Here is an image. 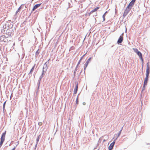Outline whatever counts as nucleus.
Masks as SVG:
<instances>
[{
	"label": "nucleus",
	"mask_w": 150,
	"mask_h": 150,
	"mask_svg": "<svg viewBox=\"0 0 150 150\" xmlns=\"http://www.w3.org/2000/svg\"><path fill=\"white\" fill-rule=\"evenodd\" d=\"M17 26L15 25H13L12 23H10L9 28H8L6 32V34L8 36H12L13 35L14 31H15Z\"/></svg>",
	"instance_id": "nucleus-1"
},
{
	"label": "nucleus",
	"mask_w": 150,
	"mask_h": 150,
	"mask_svg": "<svg viewBox=\"0 0 150 150\" xmlns=\"http://www.w3.org/2000/svg\"><path fill=\"white\" fill-rule=\"evenodd\" d=\"M136 0H132L127 7L124 12L128 14L132 8L133 6L136 1Z\"/></svg>",
	"instance_id": "nucleus-2"
},
{
	"label": "nucleus",
	"mask_w": 150,
	"mask_h": 150,
	"mask_svg": "<svg viewBox=\"0 0 150 150\" xmlns=\"http://www.w3.org/2000/svg\"><path fill=\"white\" fill-rule=\"evenodd\" d=\"M46 71H45L43 70H42V73L40 76L39 80H38V90L39 88V87L40 86V83L43 77V76L45 75V74Z\"/></svg>",
	"instance_id": "nucleus-3"
},
{
	"label": "nucleus",
	"mask_w": 150,
	"mask_h": 150,
	"mask_svg": "<svg viewBox=\"0 0 150 150\" xmlns=\"http://www.w3.org/2000/svg\"><path fill=\"white\" fill-rule=\"evenodd\" d=\"M92 59V57H89L88 59L87 60V61L86 62L85 64H84V67H83L84 69V73L85 72V71L86 69V68L87 67V66L89 63V62H90L91 59Z\"/></svg>",
	"instance_id": "nucleus-4"
},
{
	"label": "nucleus",
	"mask_w": 150,
	"mask_h": 150,
	"mask_svg": "<svg viewBox=\"0 0 150 150\" xmlns=\"http://www.w3.org/2000/svg\"><path fill=\"white\" fill-rule=\"evenodd\" d=\"M117 139V138H116L114 139L113 142L110 144L108 148V150H111L113 148V146L115 142V141Z\"/></svg>",
	"instance_id": "nucleus-5"
},
{
	"label": "nucleus",
	"mask_w": 150,
	"mask_h": 150,
	"mask_svg": "<svg viewBox=\"0 0 150 150\" xmlns=\"http://www.w3.org/2000/svg\"><path fill=\"white\" fill-rule=\"evenodd\" d=\"M75 87L74 88V94H76L77 93L78 89V82H75Z\"/></svg>",
	"instance_id": "nucleus-6"
},
{
	"label": "nucleus",
	"mask_w": 150,
	"mask_h": 150,
	"mask_svg": "<svg viewBox=\"0 0 150 150\" xmlns=\"http://www.w3.org/2000/svg\"><path fill=\"white\" fill-rule=\"evenodd\" d=\"M41 4V3L38 4H35L33 7L32 10L30 14V15L31 14V13L34 11L35 9L37 8L38 7H39Z\"/></svg>",
	"instance_id": "nucleus-7"
},
{
	"label": "nucleus",
	"mask_w": 150,
	"mask_h": 150,
	"mask_svg": "<svg viewBox=\"0 0 150 150\" xmlns=\"http://www.w3.org/2000/svg\"><path fill=\"white\" fill-rule=\"evenodd\" d=\"M123 40V37L120 36L117 42V44H120L122 43Z\"/></svg>",
	"instance_id": "nucleus-8"
},
{
	"label": "nucleus",
	"mask_w": 150,
	"mask_h": 150,
	"mask_svg": "<svg viewBox=\"0 0 150 150\" xmlns=\"http://www.w3.org/2000/svg\"><path fill=\"white\" fill-rule=\"evenodd\" d=\"M6 131H5V132H3L1 136V140L2 141H4L5 140V136L6 134Z\"/></svg>",
	"instance_id": "nucleus-9"
},
{
	"label": "nucleus",
	"mask_w": 150,
	"mask_h": 150,
	"mask_svg": "<svg viewBox=\"0 0 150 150\" xmlns=\"http://www.w3.org/2000/svg\"><path fill=\"white\" fill-rule=\"evenodd\" d=\"M35 64H34V65L33 66L32 69H31L30 72L28 74V75L29 76V77H30L32 75H31V74H32V73L34 70V69L35 68Z\"/></svg>",
	"instance_id": "nucleus-10"
},
{
	"label": "nucleus",
	"mask_w": 150,
	"mask_h": 150,
	"mask_svg": "<svg viewBox=\"0 0 150 150\" xmlns=\"http://www.w3.org/2000/svg\"><path fill=\"white\" fill-rule=\"evenodd\" d=\"M149 73L150 69H148V68H146V77H149Z\"/></svg>",
	"instance_id": "nucleus-11"
},
{
	"label": "nucleus",
	"mask_w": 150,
	"mask_h": 150,
	"mask_svg": "<svg viewBox=\"0 0 150 150\" xmlns=\"http://www.w3.org/2000/svg\"><path fill=\"white\" fill-rule=\"evenodd\" d=\"M48 68V65L46 64H44L43 67L42 68V70L46 71Z\"/></svg>",
	"instance_id": "nucleus-12"
},
{
	"label": "nucleus",
	"mask_w": 150,
	"mask_h": 150,
	"mask_svg": "<svg viewBox=\"0 0 150 150\" xmlns=\"http://www.w3.org/2000/svg\"><path fill=\"white\" fill-rule=\"evenodd\" d=\"M149 78V77H145V78L144 79L143 84H144V85H147V83H148V81Z\"/></svg>",
	"instance_id": "nucleus-13"
},
{
	"label": "nucleus",
	"mask_w": 150,
	"mask_h": 150,
	"mask_svg": "<svg viewBox=\"0 0 150 150\" xmlns=\"http://www.w3.org/2000/svg\"><path fill=\"white\" fill-rule=\"evenodd\" d=\"M86 53L84 55H83L80 58V59L77 65H78L79 66V64H80V62L82 60V59L83 57L86 54Z\"/></svg>",
	"instance_id": "nucleus-14"
},
{
	"label": "nucleus",
	"mask_w": 150,
	"mask_h": 150,
	"mask_svg": "<svg viewBox=\"0 0 150 150\" xmlns=\"http://www.w3.org/2000/svg\"><path fill=\"white\" fill-rule=\"evenodd\" d=\"M78 65H76V67H75V68L74 69V77H73V78H74L76 76V75H75V74H76V71H77V68L78 67Z\"/></svg>",
	"instance_id": "nucleus-15"
},
{
	"label": "nucleus",
	"mask_w": 150,
	"mask_h": 150,
	"mask_svg": "<svg viewBox=\"0 0 150 150\" xmlns=\"http://www.w3.org/2000/svg\"><path fill=\"white\" fill-rule=\"evenodd\" d=\"M100 7H96V8H94L93 9V10H92L91 11V13H93L94 12H95V11H97V10L99 9V8Z\"/></svg>",
	"instance_id": "nucleus-16"
},
{
	"label": "nucleus",
	"mask_w": 150,
	"mask_h": 150,
	"mask_svg": "<svg viewBox=\"0 0 150 150\" xmlns=\"http://www.w3.org/2000/svg\"><path fill=\"white\" fill-rule=\"evenodd\" d=\"M7 26L8 27V28H9V26L10 25L9 24H5L3 27V29H6V26Z\"/></svg>",
	"instance_id": "nucleus-17"
},
{
	"label": "nucleus",
	"mask_w": 150,
	"mask_h": 150,
	"mask_svg": "<svg viewBox=\"0 0 150 150\" xmlns=\"http://www.w3.org/2000/svg\"><path fill=\"white\" fill-rule=\"evenodd\" d=\"M23 6V5L22 4L18 8L17 11H16V13L15 15H16L17 14V13H18V12L20 11V10L21 9L22 7L21 6Z\"/></svg>",
	"instance_id": "nucleus-18"
},
{
	"label": "nucleus",
	"mask_w": 150,
	"mask_h": 150,
	"mask_svg": "<svg viewBox=\"0 0 150 150\" xmlns=\"http://www.w3.org/2000/svg\"><path fill=\"white\" fill-rule=\"evenodd\" d=\"M39 53V49H38V50L36 51L35 53V57H37L38 56Z\"/></svg>",
	"instance_id": "nucleus-19"
},
{
	"label": "nucleus",
	"mask_w": 150,
	"mask_h": 150,
	"mask_svg": "<svg viewBox=\"0 0 150 150\" xmlns=\"http://www.w3.org/2000/svg\"><path fill=\"white\" fill-rule=\"evenodd\" d=\"M108 11H106L103 15L102 17H103V21H104L105 20V17L106 14L108 13Z\"/></svg>",
	"instance_id": "nucleus-20"
},
{
	"label": "nucleus",
	"mask_w": 150,
	"mask_h": 150,
	"mask_svg": "<svg viewBox=\"0 0 150 150\" xmlns=\"http://www.w3.org/2000/svg\"><path fill=\"white\" fill-rule=\"evenodd\" d=\"M137 55L139 56L140 59H142V57H143L142 54L140 52Z\"/></svg>",
	"instance_id": "nucleus-21"
},
{
	"label": "nucleus",
	"mask_w": 150,
	"mask_h": 150,
	"mask_svg": "<svg viewBox=\"0 0 150 150\" xmlns=\"http://www.w3.org/2000/svg\"><path fill=\"white\" fill-rule=\"evenodd\" d=\"M123 128V127H122V129H121L120 130V131L119 132L118 134H117V136L116 137V138H117V139L118 137L120 136V134H121V132L122 129V128Z\"/></svg>",
	"instance_id": "nucleus-22"
},
{
	"label": "nucleus",
	"mask_w": 150,
	"mask_h": 150,
	"mask_svg": "<svg viewBox=\"0 0 150 150\" xmlns=\"http://www.w3.org/2000/svg\"><path fill=\"white\" fill-rule=\"evenodd\" d=\"M40 135H39L38 137H37L36 139V143L37 144L38 143V141H39V140L40 139Z\"/></svg>",
	"instance_id": "nucleus-23"
},
{
	"label": "nucleus",
	"mask_w": 150,
	"mask_h": 150,
	"mask_svg": "<svg viewBox=\"0 0 150 150\" xmlns=\"http://www.w3.org/2000/svg\"><path fill=\"white\" fill-rule=\"evenodd\" d=\"M78 99H79V97H78V95L77 97L76 100V104H78L79 103Z\"/></svg>",
	"instance_id": "nucleus-24"
},
{
	"label": "nucleus",
	"mask_w": 150,
	"mask_h": 150,
	"mask_svg": "<svg viewBox=\"0 0 150 150\" xmlns=\"http://www.w3.org/2000/svg\"><path fill=\"white\" fill-rule=\"evenodd\" d=\"M1 32L2 33L4 34L6 33L5 30L4 29H1Z\"/></svg>",
	"instance_id": "nucleus-25"
},
{
	"label": "nucleus",
	"mask_w": 150,
	"mask_h": 150,
	"mask_svg": "<svg viewBox=\"0 0 150 150\" xmlns=\"http://www.w3.org/2000/svg\"><path fill=\"white\" fill-rule=\"evenodd\" d=\"M101 142V140H100V139L98 141V143L97 144V146H98L99 145V143H100V142Z\"/></svg>",
	"instance_id": "nucleus-26"
},
{
	"label": "nucleus",
	"mask_w": 150,
	"mask_h": 150,
	"mask_svg": "<svg viewBox=\"0 0 150 150\" xmlns=\"http://www.w3.org/2000/svg\"><path fill=\"white\" fill-rule=\"evenodd\" d=\"M133 50L136 53L138 51H139L136 48H133Z\"/></svg>",
	"instance_id": "nucleus-27"
},
{
	"label": "nucleus",
	"mask_w": 150,
	"mask_h": 150,
	"mask_svg": "<svg viewBox=\"0 0 150 150\" xmlns=\"http://www.w3.org/2000/svg\"><path fill=\"white\" fill-rule=\"evenodd\" d=\"M146 85H144V84H143V87H142V90L141 91V93L145 89V86H146Z\"/></svg>",
	"instance_id": "nucleus-28"
},
{
	"label": "nucleus",
	"mask_w": 150,
	"mask_h": 150,
	"mask_svg": "<svg viewBox=\"0 0 150 150\" xmlns=\"http://www.w3.org/2000/svg\"><path fill=\"white\" fill-rule=\"evenodd\" d=\"M50 59H49L44 64H46V65H48L49 63V61H50Z\"/></svg>",
	"instance_id": "nucleus-29"
},
{
	"label": "nucleus",
	"mask_w": 150,
	"mask_h": 150,
	"mask_svg": "<svg viewBox=\"0 0 150 150\" xmlns=\"http://www.w3.org/2000/svg\"><path fill=\"white\" fill-rule=\"evenodd\" d=\"M19 143H18V144H16V146H15L11 150H15L16 147H17V145L19 144Z\"/></svg>",
	"instance_id": "nucleus-30"
},
{
	"label": "nucleus",
	"mask_w": 150,
	"mask_h": 150,
	"mask_svg": "<svg viewBox=\"0 0 150 150\" xmlns=\"http://www.w3.org/2000/svg\"><path fill=\"white\" fill-rule=\"evenodd\" d=\"M148 68V69H150V67H149V62H148L147 63V67H146V68Z\"/></svg>",
	"instance_id": "nucleus-31"
},
{
	"label": "nucleus",
	"mask_w": 150,
	"mask_h": 150,
	"mask_svg": "<svg viewBox=\"0 0 150 150\" xmlns=\"http://www.w3.org/2000/svg\"><path fill=\"white\" fill-rule=\"evenodd\" d=\"M7 100H6L5 101L4 103H3V107H5V105H6V102Z\"/></svg>",
	"instance_id": "nucleus-32"
},
{
	"label": "nucleus",
	"mask_w": 150,
	"mask_h": 150,
	"mask_svg": "<svg viewBox=\"0 0 150 150\" xmlns=\"http://www.w3.org/2000/svg\"><path fill=\"white\" fill-rule=\"evenodd\" d=\"M3 110L4 113L5 111H6L5 109V107H3Z\"/></svg>",
	"instance_id": "nucleus-33"
},
{
	"label": "nucleus",
	"mask_w": 150,
	"mask_h": 150,
	"mask_svg": "<svg viewBox=\"0 0 150 150\" xmlns=\"http://www.w3.org/2000/svg\"><path fill=\"white\" fill-rule=\"evenodd\" d=\"M92 13H91V12L89 13H88L87 14H86V16L87 15L88 16H90L91 14Z\"/></svg>",
	"instance_id": "nucleus-34"
},
{
	"label": "nucleus",
	"mask_w": 150,
	"mask_h": 150,
	"mask_svg": "<svg viewBox=\"0 0 150 150\" xmlns=\"http://www.w3.org/2000/svg\"><path fill=\"white\" fill-rule=\"evenodd\" d=\"M38 124V125L40 126H41L42 125V122H39Z\"/></svg>",
	"instance_id": "nucleus-35"
},
{
	"label": "nucleus",
	"mask_w": 150,
	"mask_h": 150,
	"mask_svg": "<svg viewBox=\"0 0 150 150\" xmlns=\"http://www.w3.org/2000/svg\"><path fill=\"white\" fill-rule=\"evenodd\" d=\"M140 59L142 61V63H143V64L144 63V61H143V57H142V59Z\"/></svg>",
	"instance_id": "nucleus-36"
},
{
	"label": "nucleus",
	"mask_w": 150,
	"mask_h": 150,
	"mask_svg": "<svg viewBox=\"0 0 150 150\" xmlns=\"http://www.w3.org/2000/svg\"><path fill=\"white\" fill-rule=\"evenodd\" d=\"M123 14L124 15H125V16H126V15L127 14V13L124 12Z\"/></svg>",
	"instance_id": "nucleus-37"
},
{
	"label": "nucleus",
	"mask_w": 150,
	"mask_h": 150,
	"mask_svg": "<svg viewBox=\"0 0 150 150\" xmlns=\"http://www.w3.org/2000/svg\"><path fill=\"white\" fill-rule=\"evenodd\" d=\"M37 144H37V143H36V144H35V149L37 147Z\"/></svg>",
	"instance_id": "nucleus-38"
},
{
	"label": "nucleus",
	"mask_w": 150,
	"mask_h": 150,
	"mask_svg": "<svg viewBox=\"0 0 150 150\" xmlns=\"http://www.w3.org/2000/svg\"><path fill=\"white\" fill-rule=\"evenodd\" d=\"M123 35H124V33H122L121 34V35H120V36H122V37H123Z\"/></svg>",
	"instance_id": "nucleus-39"
},
{
	"label": "nucleus",
	"mask_w": 150,
	"mask_h": 150,
	"mask_svg": "<svg viewBox=\"0 0 150 150\" xmlns=\"http://www.w3.org/2000/svg\"><path fill=\"white\" fill-rule=\"evenodd\" d=\"M140 52L139 51H138L136 53L137 54H138Z\"/></svg>",
	"instance_id": "nucleus-40"
},
{
	"label": "nucleus",
	"mask_w": 150,
	"mask_h": 150,
	"mask_svg": "<svg viewBox=\"0 0 150 150\" xmlns=\"http://www.w3.org/2000/svg\"><path fill=\"white\" fill-rule=\"evenodd\" d=\"M142 70H143V63H142Z\"/></svg>",
	"instance_id": "nucleus-41"
},
{
	"label": "nucleus",
	"mask_w": 150,
	"mask_h": 150,
	"mask_svg": "<svg viewBox=\"0 0 150 150\" xmlns=\"http://www.w3.org/2000/svg\"><path fill=\"white\" fill-rule=\"evenodd\" d=\"M126 16H125V15H124L123 14V19H124Z\"/></svg>",
	"instance_id": "nucleus-42"
},
{
	"label": "nucleus",
	"mask_w": 150,
	"mask_h": 150,
	"mask_svg": "<svg viewBox=\"0 0 150 150\" xmlns=\"http://www.w3.org/2000/svg\"><path fill=\"white\" fill-rule=\"evenodd\" d=\"M83 105H86V103L85 102H83Z\"/></svg>",
	"instance_id": "nucleus-43"
},
{
	"label": "nucleus",
	"mask_w": 150,
	"mask_h": 150,
	"mask_svg": "<svg viewBox=\"0 0 150 150\" xmlns=\"http://www.w3.org/2000/svg\"><path fill=\"white\" fill-rule=\"evenodd\" d=\"M12 142H13V141H12L11 142V143L9 145V146H11V143Z\"/></svg>",
	"instance_id": "nucleus-44"
},
{
	"label": "nucleus",
	"mask_w": 150,
	"mask_h": 150,
	"mask_svg": "<svg viewBox=\"0 0 150 150\" xmlns=\"http://www.w3.org/2000/svg\"><path fill=\"white\" fill-rule=\"evenodd\" d=\"M28 7V5H25V8H27Z\"/></svg>",
	"instance_id": "nucleus-45"
},
{
	"label": "nucleus",
	"mask_w": 150,
	"mask_h": 150,
	"mask_svg": "<svg viewBox=\"0 0 150 150\" xmlns=\"http://www.w3.org/2000/svg\"><path fill=\"white\" fill-rule=\"evenodd\" d=\"M12 94H11V96H10V99H11V98L12 97Z\"/></svg>",
	"instance_id": "nucleus-46"
},
{
	"label": "nucleus",
	"mask_w": 150,
	"mask_h": 150,
	"mask_svg": "<svg viewBox=\"0 0 150 150\" xmlns=\"http://www.w3.org/2000/svg\"><path fill=\"white\" fill-rule=\"evenodd\" d=\"M26 22V20L24 21V22H23V23H24V24H25V23Z\"/></svg>",
	"instance_id": "nucleus-47"
},
{
	"label": "nucleus",
	"mask_w": 150,
	"mask_h": 150,
	"mask_svg": "<svg viewBox=\"0 0 150 150\" xmlns=\"http://www.w3.org/2000/svg\"><path fill=\"white\" fill-rule=\"evenodd\" d=\"M97 15H93V17H94V16H97Z\"/></svg>",
	"instance_id": "nucleus-48"
},
{
	"label": "nucleus",
	"mask_w": 150,
	"mask_h": 150,
	"mask_svg": "<svg viewBox=\"0 0 150 150\" xmlns=\"http://www.w3.org/2000/svg\"><path fill=\"white\" fill-rule=\"evenodd\" d=\"M116 8H115V13H116Z\"/></svg>",
	"instance_id": "nucleus-49"
},
{
	"label": "nucleus",
	"mask_w": 150,
	"mask_h": 150,
	"mask_svg": "<svg viewBox=\"0 0 150 150\" xmlns=\"http://www.w3.org/2000/svg\"><path fill=\"white\" fill-rule=\"evenodd\" d=\"M81 72H82V71L80 72L79 74H81Z\"/></svg>",
	"instance_id": "nucleus-50"
},
{
	"label": "nucleus",
	"mask_w": 150,
	"mask_h": 150,
	"mask_svg": "<svg viewBox=\"0 0 150 150\" xmlns=\"http://www.w3.org/2000/svg\"><path fill=\"white\" fill-rule=\"evenodd\" d=\"M127 31V28H126V30H125V32H126Z\"/></svg>",
	"instance_id": "nucleus-51"
},
{
	"label": "nucleus",
	"mask_w": 150,
	"mask_h": 150,
	"mask_svg": "<svg viewBox=\"0 0 150 150\" xmlns=\"http://www.w3.org/2000/svg\"><path fill=\"white\" fill-rule=\"evenodd\" d=\"M4 57V58H5V56H4V57Z\"/></svg>",
	"instance_id": "nucleus-52"
},
{
	"label": "nucleus",
	"mask_w": 150,
	"mask_h": 150,
	"mask_svg": "<svg viewBox=\"0 0 150 150\" xmlns=\"http://www.w3.org/2000/svg\"><path fill=\"white\" fill-rule=\"evenodd\" d=\"M105 139H104V140H103V142H105Z\"/></svg>",
	"instance_id": "nucleus-53"
},
{
	"label": "nucleus",
	"mask_w": 150,
	"mask_h": 150,
	"mask_svg": "<svg viewBox=\"0 0 150 150\" xmlns=\"http://www.w3.org/2000/svg\"><path fill=\"white\" fill-rule=\"evenodd\" d=\"M18 142H18H18H17V144H18Z\"/></svg>",
	"instance_id": "nucleus-54"
},
{
	"label": "nucleus",
	"mask_w": 150,
	"mask_h": 150,
	"mask_svg": "<svg viewBox=\"0 0 150 150\" xmlns=\"http://www.w3.org/2000/svg\"><path fill=\"white\" fill-rule=\"evenodd\" d=\"M123 21V20H122V21H122V22Z\"/></svg>",
	"instance_id": "nucleus-55"
}]
</instances>
